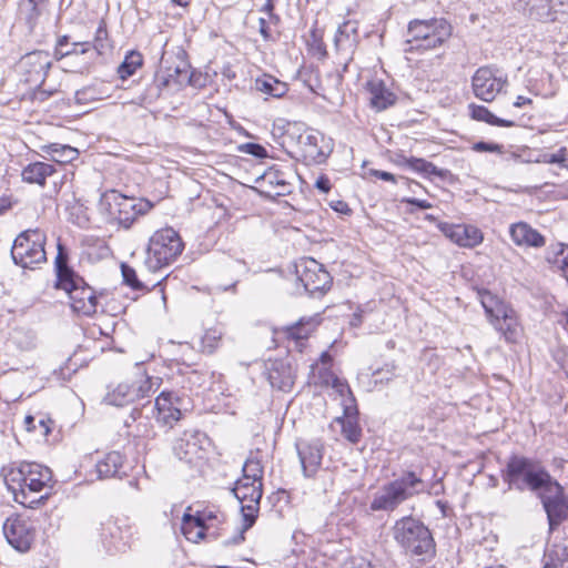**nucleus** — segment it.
<instances>
[{"mask_svg": "<svg viewBox=\"0 0 568 568\" xmlns=\"http://www.w3.org/2000/svg\"><path fill=\"white\" fill-rule=\"evenodd\" d=\"M54 270L57 275L55 287L64 290L70 298L72 310L85 316L97 312L98 298L92 287L69 266L67 247L58 242Z\"/></svg>", "mask_w": 568, "mask_h": 568, "instance_id": "nucleus-1", "label": "nucleus"}, {"mask_svg": "<svg viewBox=\"0 0 568 568\" xmlns=\"http://www.w3.org/2000/svg\"><path fill=\"white\" fill-rule=\"evenodd\" d=\"M501 477L509 489L521 493L525 490L540 491L554 480V477L539 460L524 455H511L501 470Z\"/></svg>", "mask_w": 568, "mask_h": 568, "instance_id": "nucleus-2", "label": "nucleus"}, {"mask_svg": "<svg viewBox=\"0 0 568 568\" xmlns=\"http://www.w3.org/2000/svg\"><path fill=\"white\" fill-rule=\"evenodd\" d=\"M453 28L444 18L414 19L407 26L405 52H425L442 47L450 37Z\"/></svg>", "mask_w": 568, "mask_h": 568, "instance_id": "nucleus-3", "label": "nucleus"}, {"mask_svg": "<svg viewBox=\"0 0 568 568\" xmlns=\"http://www.w3.org/2000/svg\"><path fill=\"white\" fill-rule=\"evenodd\" d=\"M424 490L425 484L416 473L403 471L378 489L369 508L373 511H394L400 504Z\"/></svg>", "mask_w": 568, "mask_h": 568, "instance_id": "nucleus-4", "label": "nucleus"}, {"mask_svg": "<svg viewBox=\"0 0 568 568\" xmlns=\"http://www.w3.org/2000/svg\"><path fill=\"white\" fill-rule=\"evenodd\" d=\"M392 535L406 555L412 557H432L435 552V542L430 530L412 516L396 520L392 527Z\"/></svg>", "mask_w": 568, "mask_h": 568, "instance_id": "nucleus-5", "label": "nucleus"}, {"mask_svg": "<svg viewBox=\"0 0 568 568\" xmlns=\"http://www.w3.org/2000/svg\"><path fill=\"white\" fill-rule=\"evenodd\" d=\"M183 248L184 244L176 231L172 227L159 230L149 241L144 265L150 272H158L172 264Z\"/></svg>", "mask_w": 568, "mask_h": 568, "instance_id": "nucleus-6", "label": "nucleus"}, {"mask_svg": "<svg viewBox=\"0 0 568 568\" xmlns=\"http://www.w3.org/2000/svg\"><path fill=\"white\" fill-rule=\"evenodd\" d=\"M101 205L124 229H130L140 215L146 214L153 207V204L148 200L129 197L116 190H109L103 193Z\"/></svg>", "mask_w": 568, "mask_h": 568, "instance_id": "nucleus-7", "label": "nucleus"}, {"mask_svg": "<svg viewBox=\"0 0 568 568\" xmlns=\"http://www.w3.org/2000/svg\"><path fill=\"white\" fill-rule=\"evenodd\" d=\"M160 385V377L141 373L135 379L125 381L110 387L104 402L118 407L133 404L134 402L151 397L159 389Z\"/></svg>", "mask_w": 568, "mask_h": 568, "instance_id": "nucleus-8", "label": "nucleus"}, {"mask_svg": "<svg viewBox=\"0 0 568 568\" xmlns=\"http://www.w3.org/2000/svg\"><path fill=\"white\" fill-rule=\"evenodd\" d=\"M45 233L39 229L22 231L14 239L11 247L14 264L23 268H32L33 265L45 262Z\"/></svg>", "mask_w": 568, "mask_h": 568, "instance_id": "nucleus-9", "label": "nucleus"}, {"mask_svg": "<svg viewBox=\"0 0 568 568\" xmlns=\"http://www.w3.org/2000/svg\"><path fill=\"white\" fill-rule=\"evenodd\" d=\"M51 479V470L36 463H21L6 476L8 487L14 493L19 490L24 499L27 498V490L40 493L49 486Z\"/></svg>", "mask_w": 568, "mask_h": 568, "instance_id": "nucleus-10", "label": "nucleus"}, {"mask_svg": "<svg viewBox=\"0 0 568 568\" xmlns=\"http://www.w3.org/2000/svg\"><path fill=\"white\" fill-rule=\"evenodd\" d=\"M51 67L52 61L50 59V53L44 50L28 52L22 55L18 62V70L21 75V80L37 88L38 93L45 97L51 95V92L41 90V85L44 83Z\"/></svg>", "mask_w": 568, "mask_h": 568, "instance_id": "nucleus-11", "label": "nucleus"}, {"mask_svg": "<svg viewBox=\"0 0 568 568\" xmlns=\"http://www.w3.org/2000/svg\"><path fill=\"white\" fill-rule=\"evenodd\" d=\"M297 281L301 282L306 293L312 296H322L332 285V276L323 264L312 257L300 260L294 265Z\"/></svg>", "mask_w": 568, "mask_h": 568, "instance_id": "nucleus-12", "label": "nucleus"}, {"mask_svg": "<svg viewBox=\"0 0 568 568\" xmlns=\"http://www.w3.org/2000/svg\"><path fill=\"white\" fill-rule=\"evenodd\" d=\"M538 496L547 515L549 531L552 532L568 519V496L555 478Z\"/></svg>", "mask_w": 568, "mask_h": 568, "instance_id": "nucleus-13", "label": "nucleus"}, {"mask_svg": "<svg viewBox=\"0 0 568 568\" xmlns=\"http://www.w3.org/2000/svg\"><path fill=\"white\" fill-rule=\"evenodd\" d=\"M507 84V78L491 67L478 68L471 77V89L476 98L493 102Z\"/></svg>", "mask_w": 568, "mask_h": 568, "instance_id": "nucleus-14", "label": "nucleus"}, {"mask_svg": "<svg viewBox=\"0 0 568 568\" xmlns=\"http://www.w3.org/2000/svg\"><path fill=\"white\" fill-rule=\"evenodd\" d=\"M233 493L241 503V511L244 519V529H250L257 517L260 500L262 498V484H254L248 479H239Z\"/></svg>", "mask_w": 568, "mask_h": 568, "instance_id": "nucleus-15", "label": "nucleus"}, {"mask_svg": "<svg viewBox=\"0 0 568 568\" xmlns=\"http://www.w3.org/2000/svg\"><path fill=\"white\" fill-rule=\"evenodd\" d=\"M3 534L7 541L20 552L28 551L34 540V530L31 524L20 516L6 520Z\"/></svg>", "mask_w": 568, "mask_h": 568, "instance_id": "nucleus-16", "label": "nucleus"}, {"mask_svg": "<svg viewBox=\"0 0 568 568\" xmlns=\"http://www.w3.org/2000/svg\"><path fill=\"white\" fill-rule=\"evenodd\" d=\"M271 386L282 392H290L295 383L296 373L287 358L268 361L265 366Z\"/></svg>", "mask_w": 568, "mask_h": 568, "instance_id": "nucleus-17", "label": "nucleus"}, {"mask_svg": "<svg viewBox=\"0 0 568 568\" xmlns=\"http://www.w3.org/2000/svg\"><path fill=\"white\" fill-rule=\"evenodd\" d=\"M297 455L305 477H314L322 465L324 444L320 439L296 443Z\"/></svg>", "mask_w": 568, "mask_h": 568, "instance_id": "nucleus-18", "label": "nucleus"}, {"mask_svg": "<svg viewBox=\"0 0 568 568\" xmlns=\"http://www.w3.org/2000/svg\"><path fill=\"white\" fill-rule=\"evenodd\" d=\"M180 398L172 392H162L153 406L155 419L163 426L172 427L182 417Z\"/></svg>", "mask_w": 568, "mask_h": 568, "instance_id": "nucleus-19", "label": "nucleus"}, {"mask_svg": "<svg viewBox=\"0 0 568 568\" xmlns=\"http://www.w3.org/2000/svg\"><path fill=\"white\" fill-rule=\"evenodd\" d=\"M323 142L324 136L316 131H305L298 135V148L307 163L321 164L326 161L329 151L324 150L321 145Z\"/></svg>", "mask_w": 568, "mask_h": 568, "instance_id": "nucleus-20", "label": "nucleus"}, {"mask_svg": "<svg viewBox=\"0 0 568 568\" xmlns=\"http://www.w3.org/2000/svg\"><path fill=\"white\" fill-rule=\"evenodd\" d=\"M257 182L267 189L262 193L268 197L286 196L292 192V183L286 180L285 173L274 168L267 170Z\"/></svg>", "mask_w": 568, "mask_h": 568, "instance_id": "nucleus-21", "label": "nucleus"}, {"mask_svg": "<svg viewBox=\"0 0 568 568\" xmlns=\"http://www.w3.org/2000/svg\"><path fill=\"white\" fill-rule=\"evenodd\" d=\"M445 235L464 247H475L483 242L481 231L473 225L456 224L444 230Z\"/></svg>", "mask_w": 568, "mask_h": 568, "instance_id": "nucleus-22", "label": "nucleus"}, {"mask_svg": "<svg viewBox=\"0 0 568 568\" xmlns=\"http://www.w3.org/2000/svg\"><path fill=\"white\" fill-rule=\"evenodd\" d=\"M369 93V104L376 111H384L395 104L397 97L382 80H371L366 83Z\"/></svg>", "mask_w": 568, "mask_h": 568, "instance_id": "nucleus-23", "label": "nucleus"}, {"mask_svg": "<svg viewBox=\"0 0 568 568\" xmlns=\"http://www.w3.org/2000/svg\"><path fill=\"white\" fill-rule=\"evenodd\" d=\"M99 478L122 477L126 475L125 458L120 452L106 453L95 465Z\"/></svg>", "mask_w": 568, "mask_h": 568, "instance_id": "nucleus-24", "label": "nucleus"}, {"mask_svg": "<svg viewBox=\"0 0 568 568\" xmlns=\"http://www.w3.org/2000/svg\"><path fill=\"white\" fill-rule=\"evenodd\" d=\"M507 343H516L520 336V326L515 311L508 306L500 315L490 321Z\"/></svg>", "mask_w": 568, "mask_h": 568, "instance_id": "nucleus-25", "label": "nucleus"}, {"mask_svg": "<svg viewBox=\"0 0 568 568\" xmlns=\"http://www.w3.org/2000/svg\"><path fill=\"white\" fill-rule=\"evenodd\" d=\"M509 234L514 243L519 246L541 247L545 245V237L525 222L513 224Z\"/></svg>", "mask_w": 568, "mask_h": 568, "instance_id": "nucleus-26", "label": "nucleus"}, {"mask_svg": "<svg viewBox=\"0 0 568 568\" xmlns=\"http://www.w3.org/2000/svg\"><path fill=\"white\" fill-rule=\"evenodd\" d=\"M310 382L320 386L332 385V387L335 388L341 395H343L345 390L351 393L348 385L335 376L331 371V367L318 366V363L311 365Z\"/></svg>", "mask_w": 568, "mask_h": 568, "instance_id": "nucleus-27", "label": "nucleus"}, {"mask_svg": "<svg viewBox=\"0 0 568 568\" xmlns=\"http://www.w3.org/2000/svg\"><path fill=\"white\" fill-rule=\"evenodd\" d=\"M359 41L357 21H345L335 34V47L338 51L353 52Z\"/></svg>", "mask_w": 568, "mask_h": 568, "instance_id": "nucleus-28", "label": "nucleus"}, {"mask_svg": "<svg viewBox=\"0 0 568 568\" xmlns=\"http://www.w3.org/2000/svg\"><path fill=\"white\" fill-rule=\"evenodd\" d=\"M342 426L343 436L352 444H357L362 438V428L358 424L357 408L354 405H345L344 416L336 418Z\"/></svg>", "mask_w": 568, "mask_h": 568, "instance_id": "nucleus-29", "label": "nucleus"}, {"mask_svg": "<svg viewBox=\"0 0 568 568\" xmlns=\"http://www.w3.org/2000/svg\"><path fill=\"white\" fill-rule=\"evenodd\" d=\"M54 173V165L45 162H33L23 168L21 176L26 183L44 186L47 178Z\"/></svg>", "mask_w": 568, "mask_h": 568, "instance_id": "nucleus-30", "label": "nucleus"}, {"mask_svg": "<svg viewBox=\"0 0 568 568\" xmlns=\"http://www.w3.org/2000/svg\"><path fill=\"white\" fill-rule=\"evenodd\" d=\"M403 164L407 168L412 169L415 172L422 173L425 176H436L440 180L445 181L449 178H452V172L447 169H439L436 165H434L432 162L426 161L425 159L420 158H405L402 156Z\"/></svg>", "mask_w": 568, "mask_h": 568, "instance_id": "nucleus-31", "label": "nucleus"}, {"mask_svg": "<svg viewBox=\"0 0 568 568\" xmlns=\"http://www.w3.org/2000/svg\"><path fill=\"white\" fill-rule=\"evenodd\" d=\"M183 77V80L187 79V71L181 70L179 67L174 70V74L169 73L166 77H161L156 79V81L149 87L148 93L143 97V102L151 103L153 100L158 99L161 94L162 88H168L172 83L179 87L182 81L179 78Z\"/></svg>", "mask_w": 568, "mask_h": 568, "instance_id": "nucleus-32", "label": "nucleus"}, {"mask_svg": "<svg viewBox=\"0 0 568 568\" xmlns=\"http://www.w3.org/2000/svg\"><path fill=\"white\" fill-rule=\"evenodd\" d=\"M44 0H21L19 3V17L27 24L30 32H32L38 24L41 16L39 6Z\"/></svg>", "mask_w": 568, "mask_h": 568, "instance_id": "nucleus-33", "label": "nucleus"}, {"mask_svg": "<svg viewBox=\"0 0 568 568\" xmlns=\"http://www.w3.org/2000/svg\"><path fill=\"white\" fill-rule=\"evenodd\" d=\"M468 109H469L471 119H474L476 121H481V122H486L490 125L503 126V128H511L515 125L514 121L496 116L484 105L470 103L468 105Z\"/></svg>", "mask_w": 568, "mask_h": 568, "instance_id": "nucleus-34", "label": "nucleus"}, {"mask_svg": "<svg viewBox=\"0 0 568 568\" xmlns=\"http://www.w3.org/2000/svg\"><path fill=\"white\" fill-rule=\"evenodd\" d=\"M255 89L273 98H281L287 92L286 83L267 74L255 80Z\"/></svg>", "mask_w": 568, "mask_h": 568, "instance_id": "nucleus-35", "label": "nucleus"}, {"mask_svg": "<svg viewBox=\"0 0 568 568\" xmlns=\"http://www.w3.org/2000/svg\"><path fill=\"white\" fill-rule=\"evenodd\" d=\"M119 531L120 528L112 521H108L102 526L101 538L109 552L121 551L125 547V544L118 537Z\"/></svg>", "mask_w": 568, "mask_h": 568, "instance_id": "nucleus-36", "label": "nucleus"}, {"mask_svg": "<svg viewBox=\"0 0 568 568\" xmlns=\"http://www.w3.org/2000/svg\"><path fill=\"white\" fill-rule=\"evenodd\" d=\"M478 295L489 321L500 315L509 306L489 291H479Z\"/></svg>", "mask_w": 568, "mask_h": 568, "instance_id": "nucleus-37", "label": "nucleus"}, {"mask_svg": "<svg viewBox=\"0 0 568 568\" xmlns=\"http://www.w3.org/2000/svg\"><path fill=\"white\" fill-rule=\"evenodd\" d=\"M527 6L529 16L539 21H552L550 0H519Z\"/></svg>", "mask_w": 568, "mask_h": 568, "instance_id": "nucleus-38", "label": "nucleus"}, {"mask_svg": "<svg viewBox=\"0 0 568 568\" xmlns=\"http://www.w3.org/2000/svg\"><path fill=\"white\" fill-rule=\"evenodd\" d=\"M42 150L58 163L71 162L78 156V150L65 144L51 143L44 145Z\"/></svg>", "mask_w": 568, "mask_h": 568, "instance_id": "nucleus-39", "label": "nucleus"}, {"mask_svg": "<svg viewBox=\"0 0 568 568\" xmlns=\"http://www.w3.org/2000/svg\"><path fill=\"white\" fill-rule=\"evenodd\" d=\"M568 560V549L562 545H552L544 555L542 568H561Z\"/></svg>", "mask_w": 568, "mask_h": 568, "instance_id": "nucleus-40", "label": "nucleus"}, {"mask_svg": "<svg viewBox=\"0 0 568 568\" xmlns=\"http://www.w3.org/2000/svg\"><path fill=\"white\" fill-rule=\"evenodd\" d=\"M173 450L179 459L192 463L193 458L199 453V446L195 442H191L189 438L182 437L175 440Z\"/></svg>", "mask_w": 568, "mask_h": 568, "instance_id": "nucleus-41", "label": "nucleus"}, {"mask_svg": "<svg viewBox=\"0 0 568 568\" xmlns=\"http://www.w3.org/2000/svg\"><path fill=\"white\" fill-rule=\"evenodd\" d=\"M143 64L142 54L138 51H131L128 53L123 62L118 68V74L120 79L125 80L133 75L135 71Z\"/></svg>", "mask_w": 568, "mask_h": 568, "instance_id": "nucleus-42", "label": "nucleus"}, {"mask_svg": "<svg viewBox=\"0 0 568 568\" xmlns=\"http://www.w3.org/2000/svg\"><path fill=\"white\" fill-rule=\"evenodd\" d=\"M557 247L558 250L554 252L552 256L548 255L547 261L554 268L560 271L568 282V247H565L564 244H558Z\"/></svg>", "mask_w": 568, "mask_h": 568, "instance_id": "nucleus-43", "label": "nucleus"}, {"mask_svg": "<svg viewBox=\"0 0 568 568\" xmlns=\"http://www.w3.org/2000/svg\"><path fill=\"white\" fill-rule=\"evenodd\" d=\"M182 532L185 538L192 542H199L204 539L206 534L203 527H196L194 524V517L190 514H184L182 523Z\"/></svg>", "mask_w": 568, "mask_h": 568, "instance_id": "nucleus-44", "label": "nucleus"}, {"mask_svg": "<svg viewBox=\"0 0 568 568\" xmlns=\"http://www.w3.org/2000/svg\"><path fill=\"white\" fill-rule=\"evenodd\" d=\"M263 466L257 458L250 457L243 466V478L254 484H262Z\"/></svg>", "mask_w": 568, "mask_h": 568, "instance_id": "nucleus-45", "label": "nucleus"}, {"mask_svg": "<svg viewBox=\"0 0 568 568\" xmlns=\"http://www.w3.org/2000/svg\"><path fill=\"white\" fill-rule=\"evenodd\" d=\"M94 49L98 55H101L105 50L110 49L109 34L106 30V23L101 20L94 34V40L91 42V49Z\"/></svg>", "mask_w": 568, "mask_h": 568, "instance_id": "nucleus-46", "label": "nucleus"}, {"mask_svg": "<svg viewBox=\"0 0 568 568\" xmlns=\"http://www.w3.org/2000/svg\"><path fill=\"white\" fill-rule=\"evenodd\" d=\"M222 338V332L217 328H209L201 338V351L212 354L219 346Z\"/></svg>", "mask_w": 568, "mask_h": 568, "instance_id": "nucleus-47", "label": "nucleus"}, {"mask_svg": "<svg viewBox=\"0 0 568 568\" xmlns=\"http://www.w3.org/2000/svg\"><path fill=\"white\" fill-rule=\"evenodd\" d=\"M314 326L315 325L312 320H308L306 322H304V320H301L298 323L287 328V335L288 337L295 341L306 339L310 336L311 332L313 331Z\"/></svg>", "mask_w": 568, "mask_h": 568, "instance_id": "nucleus-48", "label": "nucleus"}, {"mask_svg": "<svg viewBox=\"0 0 568 568\" xmlns=\"http://www.w3.org/2000/svg\"><path fill=\"white\" fill-rule=\"evenodd\" d=\"M121 273L123 283L130 286L134 291L145 290V285L141 282L136 275V271L126 263H121Z\"/></svg>", "mask_w": 568, "mask_h": 568, "instance_id": "nucleus-49", "label": "nucleus"}, {"mask_svg": "<svg viewBox=\"0 0 568 568\" xmlns=\"http://www.w3.org/2000/svg\"><path fill=\"white\" fill-rule=\"evenodd\" d=\"M194 517V524L196 527H203V530L207 529V521L217 520L219 521V511L205 509L203 511H197Z\"/></svg>", "mask_w": 568, "mask_h": 568, "instance_id": "nucleus-50", "label": "nucleus"}, {"mask_svg": "<svg viewBox=\"0 0 568 568\" xmlns=\"http://www.w3.org/2000/svg\"><path fill=\"white\" fill-rule=\"evenodd\" d=\"M471 150L475 152L504 153V145L495 142L478 141L473 144Z\"/></svg>", "mask_w": 568, "mask_h": 568, "instance_id": "nucleus-51", "label": "nucleus"}, {"mask_svg": "<svg viewBox=\"0 0 568 568\" xmlns=\"http://www.w3.org/2000/svg\"><path fill=\"white\" fill-rule=\"evenodd\" d=\"M396 365L394 363H386L382 368L376 369L373 375L376 382L390 381L395 377Z\"/></svg>", "mask_w": 568, "mask_h": 568, "instance_id": "nucleus-52", "label": "nucleus"}, {"mask_svg": "<svg viewBox=\"0 0 568 568\" xmlns=\"http://www.w3.org/2000/svg\"><path fill=\"white\" fill-rule=\"evenodd\" d=\"M91 51V42H73L71 44V48L68 50H63V53H68L67 58L73 57V55H85Z\"/></svg>", "mask_w": 568, "mask_h": 568, "instance_id": "nucleus-53", "label": "nucleus"}, {"mask_svg": "<svg viewBox=\"0 0 568 568\" xmlns=\"http://www.w3.org/2000/svg\"><path fill=\"white\" fill-rule=\"evenodd\" d=\"M275 6L273 0H265L264 4L261 7L260 12L267 16L270 23L277 26L281 22V18L275 13Z\"/></svg>", "mask_w": 568, "mask_h": 568, "instance_id": "nucleus-54", "label": "nucleus"}, {"mask_svg": "<svg viewBox=\"0 0 568 568\" xmlns=\"http://www.w3.org/2000/svg\"><path fill=\"white\" fill-rule=\"evenodd\" d=\"M70 37L64 34L58 38L54 50H53V58L57 61H61L63 59H67L68 53H63L64 48L69 44Z\"/></svg>", "mask_w": 568, "mask_h": 568, "instance_id": "nucleus-55", "label": "nucleus"}, {"mask_svg": "<svg viewBox=\"0 0 568 568\" xmlns=\"http://www.w3.org/2000/svg\"><path fill=\"white\" fill-rule=\"evenodd\" d=\"M244 151L258 159H263L267 155L266 149L257 143H246L244 145Z\"/></svg>", "mask_w": 568, "mask_h": 568, "instance_id": "nucleus-56", "label": "nucleus"}, {"mask_svg": "<svg viewBox=\"0 0 568 568\" xmlns=\"http://www.w3.org/2000/svg\"><path fill=\"white\" fill-rule=\"evenodd\" d=\"M270 21H268V18H264V17H261L258 19V31H260V34L262 36V38L265 40V41H270L272 40V33H271V29H270Z\"/></svg>", "mask_w": 568, "mask_h": 568, "instance_id": "nucleus-57", "label": "nucleus"}, {"mask_svg": "<svg viewBox=\"0 0 568 568\" xmlns=\"http://www.w3.org/2000/svg\"><path fill=\"white\" fill-rule=\"evenodd\" d=\"M567 160V149L560 148L557 153L550 154L546 160L547 163H558L564 165Z\"/></svg>", "mask_w": 568, "mask_h": 568, "instance_id": "nucleus-58", "label": "nucleus"}, {"mask_svg": "<svg viewBox=\"0 0 568 568\" xmlns=\"http://www.w3.org/2000/svg\"><path fill=\"white\" fill-rule=\"evenodd\" d=\"M368 174L371 176H375L379 180H383V181H386V182H392V183H396V176L389 172H386V171H381V170H375V169H371L368 171Z\"/></svg>", "mask_w": 568, "mask_h": 568, "instance_id": "nucleus-59", "label": "nucleus"}, {"mask_svg": "<svg viewBox=\"0 0 568 568\" xmlns=\"http://www.w3.org/2000/svg\"><path fill=\"white\" fill-rule=\"evenodd\" d=\"M403 202H405L409 205L416 206L419 210H427L433 206L428 201L416 199V197H407V199H404Z\"/></svg>", "mask_w": 568, "mask_h": 568, "instance_id": "nucleus-60", "label": "nucleus"}, {"mask_svg": "<svg viewBox=\"0 0 568 568\" xmlns=\"http://www.w3.org/2000/svg\"><path fill=\"white\" fill-rule=\"evenodd\" d=\"M315 186L323 193H327L332 187L331 181L326 175L318 176Z\"/></svg>", "mask_w": 568, "mask_h": 568, "instance_id": "nucleus-61", "label": "nucleus"}, {"mask_svg": "<svg viewBox=\"0 0 568 568\" xmlns=\"http://www.w3.org/2000/svg\"><path fill=\"white\" fill-rule=\"evenodd\" d=\"M246 530H247V529H244V526H243V527H242V529H241V531H240L236 536H234V537H233V538H231V539H226V540H224V541H223V545H224V546H231V545H239V544L243 542V541H244V539H245L244 534H245V531H246Z\"/></svg>", "mask_w": 568, "mask_h": 568, "instance_id": "nucleus-62", "label": "nucleus"}, {"mask_svg": "<svg viewBox=\"0 0 568 568\" xmlns=\"http://www.w3.org/2000/svg\"><path fill=\"white\" fill-rule=\"evenodd\" d=\"M332 362H333V357H332V355H331L327 351H325V352H323V353L321 354L320 359H318V362H317V363H318V366H322V367H325V366L331 367V366H332Z\"/></svg>", "mask_w": 568, "mask_h": 568, "instance_id": "nucleus-63", "label": "nucleus"}, {"mask_svg": "<svg viewBox=\"0 0 568 568\" xmlns=\"http://www.w3.org/2000/svg\"><path fill=\"white\" fill-rule=\"evenodd\" d=\"M333 209L336 211V212H339V213H343V214H349L352 212V210L349 209V206L347 205V203L343 202V201H337L335 203V205H333Z\"/></svg>", "mask_w": 568, "mask_h": 568, "instance_id": "nucleus-64", "label": "nucleus"}]
</instances>
